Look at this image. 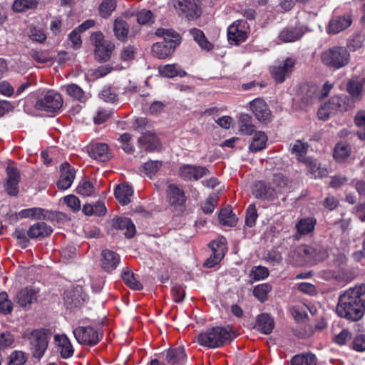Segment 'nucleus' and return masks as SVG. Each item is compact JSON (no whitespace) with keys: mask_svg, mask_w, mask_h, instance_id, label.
<instances>
[{"mask_svg":"<svg viewBox=\"0 0 365 365\" xmlns=\"http://www.w3.org/2000/svg\"><path fill=\"white\" fill-rule=\"evenodd\" d=\"M52 232L51 226L43 222H38L30 227L27 235L31 239H43L50 235Z\"/></svg>","mask_w":365,"mask_h":365,"instance_id":"nucleus-22","label":"nucleus"},{"mask_svg":"<svg viewBox=\"0 0 365 365\" xmlns=\"http://www.w3.org/2000/svg\"><path fill=\"white\" fill-rule=\"evenodd\" d=\"M304 162L309 166V171L314 178H323L328 175V171L324 168H321L312 158H305Z\"/></svg>","mask_w":365,"mask_h":365,"instance_id":"nucleus-43","label":"nucleus"},{"mask_svg":"<svg viewBox=\"0 0 365 365\" xmlns=\"http://www.w3.org/2000/svg\"><path fill=\"white\" fill-rule=\"evenodd\" d=\"M102 256V267L106 272H111L115 269L120 262L119 255L113 251L103 250Z\"/></svg>","mask_w":365,"mask_h":365,"instance_id":"nucleus-28","label":"nucleus"},{"mask_svg":"<svg viewBox=\"0 0 365 365\" xmlns=\"http://www.w3.org/2000/svg\"><path fill=\"white\" fill-rule=\"evenodd\" d=\"M112 226L117 230H125L124 235L127 238H132L135 234V227L131 220L125 217H116L112 220Z\"/></svg>","mask_w":365,"mask_h":365,"instance_id":"nucleus-19","label":"nucleus"},{"mask_svg":"<svg viewBox=\"0 0 365 365\" xmlns=\"http://www.w3.org/2000/svg\"><path fill=\"white\" fill-rule=\"evenodd\" d=\"M255 327L264 334H270L274 327L273 318L267 313H262L257 317Z\"/></svg>","mask_w":365,"mask_h":365,"instance_id":"nucleus-25","label":"nucleus"},{"mask_svg":"<svg viewBox=\"0 0 365 365\" xmlns=\"http://www.w3.org/2000/svg\"><path fill=\"white\" fill-rule=\"evenodd\" d=\"M7 178L4 184L5 191L10 196H16L19 193V183L20 182V172L18 168L13 166L6 168Z\"/></svg>","mask_w":365,"mask_h":365,"instance_id":"nucleus-14","label":"nucleus"},{"mask_svg":"<svg viewBox=\"0 0 365 365\" xmlns=\"http://www.w3.org/2000/svg\"><path fill=\"white\" fill-rule=\"evenodd\" d=\"M29 55L38 63H44L52 61L47 51H37L32 49L29 51Z\"/></svg>","mask_w":365,"mask_h":365,"instance_id":"nucleus-53","label":"nucleus"},{"mask_svg":"<svg viewBox=\"0 0 365 365\" xmlns=\"http://www.w3.org/2000/svg\"><path fill=\"white\" fill-rule=\"evenodd\" d=\"M62 106L63 98L61 96L53 91H48L43 96L39 98L35 103L36 109L50 113L57 112Z\"/></svg>","mask_w":365,"mask_h":365,"instance_id":"nucleus-5","label":"nucleus"},{"mask_svg":"<svg viewBox=\"0 0 365 365\" xmlns=\"http://www.w3.org/2000/svg\"><path fill=\"white\" fill-rule=\"evenodd\" d=\"M55 341L61 348V355L63 358L67 359L71 357L73 354V348L68 337L66 335H56Z\"/></svg>","mask_w":365,"mask_h":365,"instance_id":"nucleus-34","label":"nucleus"},{"mask_svg":"<svg viewBox=\"0 0 365 365\" xmlns=\"http://www.w3.org/2000/svg\"><path fill=\"white\" fill-rule=\"evenodd\" d=\"M64 202L73 211H78L81 208V202L74 195H69L64 197Z\"/></svg>","mask_w":365,"mask_h":365,"instance_id":"nucleus-62","label":"nucleus"},{"mask_svg":"<svg viewBox=\"0 0 365 365\" xmlns=\"http://www.w3.org/2000/svg\"><path fill=\"white\" fill-rule=\"evenodd\" d=\"M233 339L231 330L222 327H212L197 335L198 343L210 349L225 346L230 344Z\"/></svg>","mask_w":365,"mask_h":365,"instance_id":"nucleus-2","label":"nucleus"},{"mask_svg":"<svg viewBox=\"0 0 365 365\" xmlns=\"http://www.w3.org/2000/svg\"><path fill=\"white\" fill-rule=\"evenodd\" d=\"M217 202V195L215 194L210 195L206 202L202 206L204 213L211 214L213 212Z\"/></svg>","mask_w":365,"mask_h":365,"instance_id":"nucleus-58","label":"nucleus"},{"mask_svg":"<svg viewBox=\"0 0 365 365\" xmlns=\"http://www.w3.org/2000/svg\"><path fill=\"white\" fill-rule=\"evenodd\" d=\"M26 361L24 353L21 351H15L10 356L9 365H24Z\"/></svg>","mask_w":365,"mask_h":365,"instance_id":"nucleus-59","label":"nucleus"},{"mask_svg":"<svg viewBox=\"0 0 365 365\" xmlns=\"http://www.w3.org/2000/svg\"><path fill=\"white\" fill-rule=\"evenodd\" d=\"M116 6V0H102L98 7L99 15L103 19H108L111 16L113 11L115 10Z\"/></svg>","mask_w":365,"mask_h":365,"instance_id":"nucleus-40","label":"nucleus"},{"mask_svg":"<svg viewBox=\"0 0 365 365\" xmlns=\"http://www.w3.org/2000/svg\"><path fill=\"white\" fill-rule=\"evenodd\" d=\"M180 5L185 6L183 11L187 13V16L190 19H197L201 15V9L195 2L183 0V2H180Z\"/></svg>","mask_w":365,"mask_h":365,"instance_id":"nucleus-41","label":"nucleus"},{"mask_svg":"<svg viewBox=\"0 0 365 365\" xmlns=\"http://www.w3.org/2000/svg\"><path fill=\"white\" fill-rule=\"evenodd\" d=\"M352 23L350 15L336 16L331 19L329 23V33L338 34L348 28Z\"/></svg>","mask_w":365,"mask_h":365,"instance_id":"nucleus-21","label":"nucleus"},{"mask_svg":"<svg viewBox=\"0 0 365 365\" xmlns=\"http://www.w3.org/2000/svg\"><path fill=\"white\" fill-rule=\"evenodd\" d=\"M49 330L45 329L26 330L24 333V338L29 341L30 350L33 357L40 359L48 347V335Z\"/></svg>","mask_w":365,"mask_h":365,"instance_id":"nucleus-3","label":"nucleus"},{"mask_svg":"<svg viewBox=\"0 0 365 365\" xmlns=\"http://www.w3.org/2000/svg\"><path fill=\"white\" fill-rule=\"evenodd\" d=\"M137 48L133 46H128L123 48L120 53V58L124 61H132L135 58Z\"/></svg>","mask_w":365,"mask_h":365,"instance_id":"nucleus-60","label":"nucleus"},{"mask_svg":"<svg viewBox=\"0 0 365 365\" xmlns=\"http://www.w3.org/2000/svg\"><path fill=\"white\" fill-rule=\"evenodd\" d=\"M139 145L145 148V150L153 152L160 147L158 138L153 133H145L138 139Z\"/></svg>","mask_w":365,"mask_h":365,"instance_id":"nucleus-26","label":"nucleus"},{"mask_svg":"<svg viewBox=\"0 0 365 365\" xmlns=\"http://www.w3.org/2000/svg\"><path fill=\"white\" fill-rule=\"evenodd\" d=\"M160 74L166 78H173L177 76L183 77L186 75V72L182 71L176 64H168L158 68Z\"/></svg>","mask_w":365,"mask_h":365,"instance_id":"nucleus-35","label":"nucleus"},{"mask_svg":"<svg viewBox=\"0 0 365 365\" xmlns=\"http://www.w3.org/2000/svg\"><path fill=\"white\" fill-rule=\"evenodd\" d=\"M250 276L255 281L264 279L269 276V270L265 267L256 266L252 269Z\"/></svg>","mask_w":365,"mask_h":365,"instance_id":"nucleus-54","label":"nucleus"},{"mask_svg":"<svg viewBox=\"0 0 365 365\" xmlns=\"http://www.w3.org/2000/svg\"><path fill=\"white\" fill-rule=\"evenodd\" d=\"M210 173L206 167L195 165H183L180 167L178 175L185 181L198 180Z\"/></svg>","mask_w":365,"mask_h":365,"instance_id":"nucleus-8","label":"nucleus"},{"mask_svg":"<svg viewBox=\"0 0 365 365\" xmlns=\"http://www.w3.org/2000/svg\"><path fill=\"white\" fill-rule=\"evenodd\" d=\"M250 108L256 118L262 123L271 120V110L262 99L256 98L250 103Z\"/></svg>","mask_w":365,"mask_h":365,"instance_id":"nucleus-15","label":"nucleus"},{"mask_svg":"<svg viewBox=\"0 0 365 365\" xmlns=\"http://www.w3.org/2000/svg\"><path fill=\"white\" fill-rule=\"evenodd\" d=\"M76 192L81 195L90 196L94 192V186L89 181L82 180L77 187Z\"/></svg>","mask_w":365,"mask_h":365,"instance_id":"nucleus-55","label":"nucleus"},{"mask_svg":"<svg viewBox=\"0 0 365 365\" xmlns=\"http://www.w3.org/2000/svg\"><path fill=\"white\" fill-rule=\"evenodd\" d=\"M346 91L352 98L358 99L361 95L363 84L359 81H349L346 86Z\"/></svg>","mask_w":365,"mask_h":365,"instance_id":"nucleus-49","label":"nucleus"},{"mask_svg":"<svg viewBox=\"0 0 365 365\" xmlns=\"http://www.w3.org/2000/svg\"><path fill=\"white\" fill-rule=\"evenodd\" d=\"M257 216L258 215L255 205L254 204L250 205L246 212L245 224L248 227H253L255 225Z\"/></svg>","mask_w":365,"mask_h":365,"instance_id":"nucleus-57","label":"nucleus"},{"mask_svg":"<svg viewBox=\"0 0 365 365\" xmlns=\"http://www.w3.org/2000/svg\"><path fill=\"white\" fill-rule=\"evenodd\" d=\"M162 166L161 161L159 160H150L144 163L141 168L140 171L144 173L146 175L151 178L153 175H155L156 173L159 170V169Z\"/></svg>","mask_w":365,"mask_h":365,"instance_id":"nucleus-45","label":"nucleus"},{"mask_svg":"<svg viewBox=\"0 0 365 365\" xmlns=\"http://www.w3.org/2000/svg\"><path fill=\"white\" fill-rule=\"evenodd\" d=\"M13 310V303L9 299L8 294L5 292L0 293V312L4 314H9Z\"/></svg>","mask_w":365,"mask_h":365,"instance_id":"nucleus-51","label":"nucleus"},{"mask_svg":"<svg viewBox=\"0 0 365 365\" xmlns=\"http://www.w3.org/2000/svg\"><path fill=\"white\" fill-rule=\"evenodd\" d=\"M209 247L212 253L210 257L205 261L204 267L211 268L221 262L222 259L224 257L225 252L221 241H212L210 242Z\"/></svg>","mask_w":365,"mask_h":365,"instance_id":"nucleus-18","label":"nucleus"},{"mask_svg":"<svg viewBox=\"0 0 365 365\" xmlns=\"http://www.w3.org/2000/svg\"><path fill=\"white\" fill-rule=\"evenodd\" d=\"M252 194L257 199L272 201L277 197V191L269 183L259 180L253 185Z\"/></svg>","mask_w":365,"mask_h":365,"instance_id":"nucleus-13","label":"nucleus"},{"mask_svg":"<svg viewBox=\"0 0 365 365\" xmlns=\"http://www.w3.org/2000/svg\"><path fill=\"white\" fill-rule=\"evenodd\" d=\"M288 179L282 173H277L273 175L272 185L277 190V193L281 192L282 190L288 187Z\"/></svg>","mask_w":365,"mask_h":365,"instance_id":"nucleus-52","label":"nucleus"},{"mask_svg":"<svg viewBox=\"0 0 365 365\" xmlns=\"http://www.w3.org/2000/svg\"><path fill=\"white\" fill-rule=\"evenodd\" d=\"M349 53L345 47L334 46L322 52V62L327 66L339 69L346 66L349 61Z\"/></svg>","mask_w":365,"mask_h":365,"instance_id":"nucleus-4","label":"nucleus"},{"mask_svg":"<svg viewBox=\"0 0 365 365\" xmlns=\"http://www.w3.org/2000/svg\"><path fill=\"white\" fill-rule=\"evenodd\" d=\"M14 341L13 335L9 332L0 333V349L10 346Z\"/></svg>","mask_w":365,"mask_h":365,"instance_id":"nucleus-63","label":"nucleus"},{"mask_svg":"<svg viewBox=\"0 0 365 365\" xmlns=\"http://www.w3.org/2000/svg\"><path fill=\"white\" fill-rule=\"evenodd\" d=\"M64 304L68 309L80 307L86 300V294L81 287H76L65 291Z\"/></svg>","mask_w":365,"mask_h":365,"instance_id":"nucleus-12","label":"nucleus"},{"mask_svg":"<svg viewBox=\"0 0 365 365\" xmlns=\"http://www.w3.org/2000/svg\"><path fill=\"white\" fill-rule=\"evenodd\" d=\"M66 90L67 93L72 98H73L81 102H85L86 101V97L85 96L84 91L78 85H76V84L68 85L66 86Z\"/></svg>","mask_w":365,"mask_h":365,"instance_id":"nucleus-48","label":"nucleus"},{"mask_svg":"<svg viewBox=\"0 0 365 365\" xmlns=\"http://www.w3.org/2000/svg\"><path fill=\"white\" fill-rule=\"evenodd\" d=\"M129 26L127 22L121 19H116L113 25V32L118 40L125 41L128 36Z\"/></svg>","mask_w":365,"mask_h":365,"instance_id":"nucleus-38","label":"nucleus"},{"mask_svg":"<svg viewBox=\"0 0 365 365\" xmlns=\"http://www.w3.org/2000/svg\"><path fill=\"white\" fill-rule=\"evenodd\" d=\"M319 91L317 86L310 83H303L299 86L297 93L298 101L301 103V106L305 108L312 105L318 98Z\"/></svg>","mask_w":365,"mask_h":365,"instance_id":"nucleus-7","label":"nucleus"},{"mask_svg":"<svg viewBox=\"0 0 365 365\" xmlns=\"http://www.w3.org/2000/svg\"><path fill=\"white\" fill-rule=\"evenodd\" d=\"M36 300L37 293L32 289H22L16 294V302L22 307L30 305Z\"/></svg>","mask_w":365,"mask_h":365,"instance_id":"nucleus-29","label":"nucleus"},{"mask_svg":"<svg viewBox=\"0 0 365 365\" xmlns=\"http://www.w3.org/2000/svg\"><path fill=\"white\" fill-rule=\"evenodd\" d=\"M60 171L61 177L57 182V186L60 190H67L75 179L76 170L68 163L65 162L61 165Z\"/></svg>","mask_w":365,"mask_h":365,"instance_id":"nucleus-16","label":"nucleus"},{"mask_svg":"<svg viewBox=\"0 0 365 365\" xmlns=\"http://www.w3.org/2000/svg\"><path fill=\"white\" fill-rule=\"evenodd\" d=\"M299 253L302 255L306 260L319 262L325 259L328 257L327 250L321 245H302L299 247Z\"/></svg>","mask_w":365,"mask_h":365,"instance_id":"nucleus-9","label":"nucleus"},{"mask_svg":"<svg viewBox=\"0 0 365 365\" xmlns=\"http://www.w3.org/2000/svg\"><path fill=\"white\" fill-rule=\"evenodd\" d=\"M267 137L264 133L259 131L255 133L252 141L250 145L252 152H257L265 148Z\"/></svg>","mask_w":365,"mask_h":365,"instance_id":"nucleus-42","label":"nucleus"},{"mask_svg":"<svg viewBox=\"0 0 365 365\" xmlns=\"http://www.w3.org/2000/svg\"><path fill=\"white\" fill-rule=\"evenodd\" d=\"M167 197L168 202L171 205H182L186 197L185 192L176 185L170 184L167 189Z\"/></svg>","mask_w":365,"mask_h":365,"instance_id":"nucleus-24","label":"nucleus"},{"mask_svg":"<svg viewBox=\"0 0 365 365\" xmlns=\"http://www.w3.org/2000/svg\"><path fill=\"white\" fill-rule=\"evenodd\" d=\"M121 277L125 284L132 289L141 290L143 287V284L135 278L133 272L128 267L123 269Z\"/></svg>","mask_w":365,"mask_h":365,"instance_id":"nucleus-36","label":"nucleus"},{"mask_svg":"<svg viewBox=\"0 0 365 365\" xmlns=\"http://www.w3.org/2000/svg\"><path fill=\"white\" fill-rule=\"evenodd\" d=\"M350 99L346 96H335L331 97L326 104L333 114L348 110Z\"/></svg>","mask_w":365,"mask_h":365,"instance_id":"nucleus-23","label":"nucleus"},{"mask_svg":"<svg viewBox=\"0 0 365 365\" xmlns=\"http://www.w3.org/2000/svg\"><path fill=\"white\" fill-rule=\"evenodd\" d=\"M133 194V189L128 183L119 185L115 189L114 195L119 203L122 205H126L130 203L131 197Z\"/></svg>","mask_w":365,"mask_h":365,"instance_id":"nucleus-27","label":"nucleus"},{"mask_svg":"<svg viewBox=\"0 0 365 365\" xmlns=\"http://www.w3.org/2000/svg\"><path fill=\"white\" fill-rule=\"evenodd\" d=\"M13 236L19 240V244L21 248H26L28 246L29 240L24 229H16Z\"/></svg>","mask_w":365,"mask_h":365,"instance_id":"nucleus-61","label":"nucleus"},{"mask_svg":"<svg viewBox=\"0 0 365 365\" xmlns=\"http://www.w3.org/2000/svg\"><path fill=\"white\" fill-rule=\"evenodd\" d=\"M303 31L300 28H284L279 34V39L285 43L297 41L303 36Z\"/></svg>","mask_w":365,"mask_h":365,"instance_id":"nucleus-32","label":"nucleus"},{"mask_svg":"<svg viewBox=\"0 0 365 365\" xmlns=\"http://www.w3.org/2000/svg\"><path fill=\"white\" fill-rule=\"evenodd\" d=\"M175 49V48L172 44H168L162 41L154 43L152 46L151 51L153 56L159 59H165L171 55Z\"/></svg>","mask_w":365,"mask_h":365,"instance_id":"nucleus-30","label":"nucleus"},{"mask_svg":"<svg viewBox=\"0 0 365 365\" xmlns=\"http://www.w3.org/2000/svg\"><path fill=\"white\" fill-rule=\"evenodd\" d=\"M352 348L357 351L365 350V334H358L353 340Z\"/></svg>","mask_w":365,"mask_h":365,"instance_id":"nucleus-64","label":"nucleus"},{"mask_svg":"<svg viewBox=\"0 0 365 365\" xmlns=\"http://www.w3.org/2000/svg\"><path fill=\"white\" fill-rule=\"evenodd\" d=\"M190 33L201 48L207 51L212 49V44L207 39L201 30L193 28L190 30Z\"/></svg>","mask_w":365,"mask_h":365,"instance_id":"nucleus-37","label":"nucleus"},{"mask_svg":"<svg viewBox=\"0 0 365 365\" xmlns=\"http://www.w3.org/2000/svg\"><path fill=\"white\" fill-rule=\"evenodd\" d=\"M218 220L222 225L230 227L235 226L237 221L230 207L221 210L218 215Z\"/></svg>","mask_w":365,"mask_h":365,"instance_id":"nucleus-39","label":"nucleus"},{"mask_svg":"<svg viewBox=\"0 0 365 365\" xmlns=\"http://www.w3.org/2000/svg\"><path fill=\"white\" fill-rule=\"evenodd\" d=\"M272 287L268 283L261 284L256 286L253 289V295L260 302L267 300V294L271 291Z\"/></svg>","mask_w":365,"mask_h":365,"instance_id":"nucleus-47","label":"nucleus"},{"mask_svg":"<svg viewBox=\"0 0 365 365\" xmlns=\"http://www.w3.org/2000/svg\"><path fill=\"white\" fill-rule=\"evenodd\" d=\"M341 317L358 321L365 313V284L349 288L340 295L336 308Z\"/></svg>","mask_w":365,"mask_h":365,"instance_id":"nucleus-1","label":"nucleus"},{"mask_svg":"<svg viewBox=\"0 0 365 365\" xmlns=\"http://www.w3.org/2000/svg\"><path fill=\"white\" fill-rule=\"evenodd\" d=\"M76 341L81 344L95 346L103 337V333L91 326L78 327L73 331Z\"/></svg>","mask_w":365,"mask_h":365,"instance_id":"nucleus-6","label":"nucleus"},{"mask_svg":"<svg viewBox=\"0 0 365 365\" xmlns=\"http://www.w3.org/2000/svg\"><path fill=\"white\" fill-rule=\"evenodd\" d=\"M364 40L365 36L364 34L361 33L354 34L349 38L347 46L351 51H354L362 47Z\"/></svg>","mask_w":365,"mask_h":365,"instance_id":"nucleus-50","label":"nucleus"},{"mask_svg":"<svg viewBox=\"0 0 365 365\" xmlns=\"http://www.w3.org/2000/svg\"><path fill=\"white\" fill-rule=\"evenodd\" d=\"M163 358L168 365H183L187 360L183 346L169 349L165 354H163Z\"/></svg>","mask_w":365,"mask_h":365,"instance_id":"nucleus-17","label":"nucleus"},{"mask_svg":"<svg viewBox=\"0 0 365 365\" xmlns=\"http://www.w3.org/2000/svg\"><path fill=\"white\" fill-rule=\"evenodd\" d=\"M294 65V61L291 58H287L282 63L273 66L271 70L272 78L279 83H283L291 75Z\"/></svg>","mask_w":365,"mask_h":365,"instance_id":"nucleus-10","label":"nucleus"},{"mask_svg":"<svg viewBox=\"0 0 365 365\" xmlns=\"http://www.w3.org/2000/svg\"><path fill=\"white\" fill-rule=\"evenodd\" d=\"M36 0H15L12 9L15 12H24L27 9L36 7Z\"/></svg>","mask_w":365,"mask_h":365,"instance_id":"nucleus-46","label":"nucleus"},{"mask_svg":"<svg viewBox=\"0 0 365 365\" xmlns=\"http://www.w3.org/2000/svg\"><path fill=\"white\" fill-rule=\"evenodd\" d=\"M351 154V148L346 143H338L334 150V157L336 160H342Z\"/></svg>","mask_w":365,"mask_h":365,"instance_id":"nucleus-44","label":"nucleus"},{"mask_svg":"<svg viewBox=\"0 0 365 365\" xmlns=\"http://www.w3.org/2000/svg\"><path fill=\"white\" fill-rule=\"evenodd\" d=\"M247 22L245 20H237L230 25L227 29V37L230 42L238 45L247 38L246 29Z\"/></svg>","mask_w":365,"mask_h":365,"instance_id":"nucleus-11","label":"nucleus"},{"mask_svg":"<svg viewBox=\"0 0 365 365\" xmlns=\"http://www.w3.org/2000/svg\"><path fill=\"white\" fill-rule=\"evenodd\" d=\"M115 48V45L111 41L95 48V58L98 62H106L110 60L111 54Z\"/></svg>","mask_w":365,"mask_h":365,"instance_id":"nucleus-31","label":"nucleus"},{"mask_svg":"<svg viewBox=\"0 0 365 365\" xmlns=\"http://www.w3.org/2000/svg\"><path fill=\"white\" fill-rule=\"evenodd\" d=\"M317 220L314 217H305L301 219L295 225L297 234L306 235L312 232L314 230Z\"/></svg>","mask_w":365,"mask_h":365,"instance_id":"nucleus-33","label":"nucleus"},{"mask_svg":"<svg viewBox=\"0 0 365 365\" xmlns=\"http://www.w3.org/2000/svg\"><path fill=\"white\" fill-rule=\"evenodd\" d=\"M89 155L96 160L106 162L111 158V153L108 150V145L106 143H96L88 148Z\"/></svg>","mask_w":365,"mask_h":365,"instance_id":"nucleus-20","label":"nucleus"},{"mask_svg":"<svg viewBox=\"0 0 365 365\" xmlns=\"http://www.w3.org/2000/svg\"><path fill=\"white\" fill-rule=\"evenodd\" d=\"M163 42L168 44H172L174 48H176L181 42V37L178 33L173 29H168Z\"/></svg>","mask_w":365,"mask_h":365,"instance_id":"nucleus-56","label":"nucleus"}]
</instances>
